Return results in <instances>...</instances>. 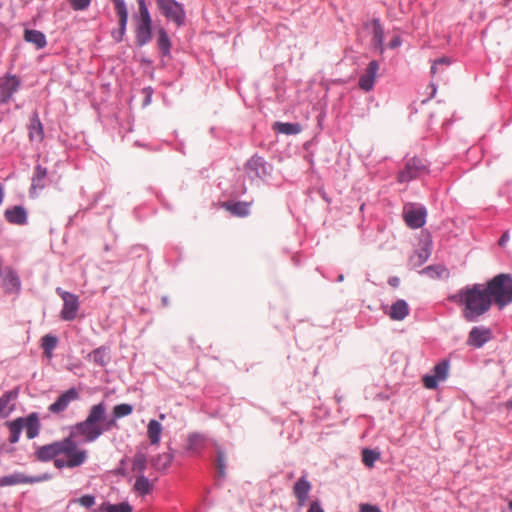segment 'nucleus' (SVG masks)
I'll return each instance as SVG.
<instances>
[{
	"instance_id": "nucleus-15",
	"label": "nucleus",
	"mask_w": 512,
	"mask_h": 512,
	"mask_svg": "<svg viewBox=\"0 0 512 512\" xmlns=\"http://www.w3.org/2000/svg\"><path fill=\"white\" fill-rule=\"evenodd\" d=\"M378 70H379V63H378V61L372 60L368 64L364 74L361 75L360 78H359L358 84H359V87L363 91L369 92L370 90L373 89L375 81H376V78H377Z\"/></svg>"
},
{
	"instance_id": "nucleus-52",
	"label": "nucleus",
	"mask_w": 512,
	"mask_h": 512,
	"mask_svg": "<svg viewBox=\"0 0 512 512\" xmlns=\"http://www.w3.org/2000/svg\"><path fill=\"white\" fill-rule=\"evenodd\" d=\"M508 508H509L510 510H512V500L509 502V504H508Z\"/></svg>"
},
{
	"instance_id": "nucleus-27",
	"label": "nucleus",
	"mask_w": 512,
	"mask_h": 512,
	"mask_svg": "<svg viewBox=\"0 0 512 512\" xmlns=\"http://www.w3.org/2000/svg\"><path fill=\"white\" fill-rule=\"evenodd\" d=\"M273 129L285 135H295L302 131V126L298 123L275 122Z\"/></svg>"
},
{
	"instance_id": "nucleus-36",
	"label": "nucleus",
	"mask_w": 512,
	"mask_h": 512,
	"mask_svg": "<svg viewBox=\"0 0 512 512\" xmlns=\"http://www.w3.org/2000/svg\"><path fill=\"white\" fill-rule=\"evenodd\" d=\"M133 411V407L130 404H118L113 408V419L116 421V419L126 417L130 415Z\"/></svg>"
},
{
	"instance_id": "nucleus-47",
	"label": "nucleus",
	"mask_w": 512,
	"mask_h": 512,
	"mask_svg": "<svg viewBox=\"0 0 512 512\" xmlns=\"http://www.w3.org/2000/svg\"><path fill=\"white\" fill-rule=\"evenodd\" d=\"M401 40L399 37H395L393 40L390 41L389 46L390 48H396L400 45Z\"/></svg>"
},
{
	"instance_id": "nucleus-1",
	"label": "nucleus",
	"mask_w": 512,
	"mask_h": 512,
	"mask_svg": "<svg viewBox=\"0 0 512 512\" xmlns=\"http://www.w3.org/2000/svg\"><path fill=\"white\" fill-rule=\"evenodd\" d=\"M449 300L464 306L462 313L467 321H475L488 312L492 305L484 284L466 286L450 296Z\"/></svg>"
},
{
	"instance_id": "nucleus-31",
	"label": "nucleus",
	"mask_w": 512,
	"mask_h": 512,
	"mask_svg": "<svg viewBox=\"0 0 512 512\" xmlns=\"http://www.w3.org/2000/svg\"><path fill=\"white\" fill-rule=\"evenodd\" d=\"M21 423V417L8 423L10 443L18 442L20 434L23 430V424Z\"/></svg>"
},
{
	"instance_id": "nucleus-45",
	"label": "nucleus",
	"mask_w": 512,
	"mask_h": 512,
	"mask_svg": "<svg viewBox=\"0 0 512 512\" xmlns=\"http://www.w3.org/2000/svg\"><path fill=\"white\" fill-rule=\"evenodd\" d=\"M308 512H324L319 502L314 501L310 504Z\"/></svg>"
},
{
	"instance_id": "nucleus-17",
	"label": "nucleus",
	"mask_w": 512,
	"mask_h": 512,
	"mask_svg": "<svg viewBox=\"0 0 512 512\" xmlns=\"http://www.w3.org/2000/svg\"><path fill=\"white\" fill-rule=\"evenodd\" d=\"M20 80L16 76H6L0 81V102L7 103L18 90Z\"/></svg>"
},
{
	"instance_id": "nucleus-9",
	"label": "nucleus",
	"mask_w": 512,
	"mask_h": 512,
	"mask_svg": "<svg viewBox=\"0 0 512 512\" xmlns=\"http://www.w3.org/2000/svg\"><path fill=\"white\" fill-rule=\"evenodd\" d=\"M427 211L424 207H416L413 204L406 205L403 210V218L411 229L421 228L426 222Z\"/></svg>"
},
{
	"instance_id": "nucleus-51",
	"label": "nucleus",
	"mask_w": 512,
	"mask_h": 512,
	"mask_svg": "<svg viewBox=\"0 0 512 512\" xmlns=\"http://www.w3.org/2000/svg\"><path fill=\"white\" fill-rule=\"evenodd\" d=\"M507 408L512 410V399L507 402Z\"/></svg>"
},
{
	"instance_id": "nucleus-29",
	"label": "nucleus",
	"mask_w": 512,
	"mask_h": 512,
	"mask_svg": "<svg viewBox=\"0 0 512 512\" xmlns=\"http://www.w3.org/2000/svg\"><path fill=\"white\" fill-rule=\"evenodd\" d=\"M47 176V169L42 167L41 165H37L34 170V175L32 178V189H43L45 186V178Z\"/></svg>"
},
{
	"instance_id": "nucleus-8",
	"label": "nucleus",
	"mask_w": 512,
	"mask_h": 512,
	"mask_svg": "<svg viewBox=\"0 0 512 512\" xmlns=\"http://www.w3.org/2000/svg\"><path fill=\"white\" fill-rule=\"evenodd\" d=\"M57 293L61 296L64 302L61 310V318L65 321L74 320L77 316L80 305L78 296L67 291H62L60 288H57Z\"/></svg>"
},
{
	"instance_id": "nucleus-35",
	"label": "nucleus",
	"mask_w": 512,
	"mask_h": 512,
	"mask_svg": "<svg viewBox=\"0 0 512 512\" xmlns=\"http://www.w3.org/2000/svg\"><path fill=\"white\" fill-rule=\"evenodd\" d=\"M146 464H147L146 456L142 453H138L133 458L132 471L137 473L138 475H144V471L146 469Z\"/></svg>"
},
{
	"instance_id": "nucleus-33",
	"label": "nucleus",
	"mask_w": 512,
	"mask_h": 512,
	"mask_svg": "<svg viewBox=\"0 0 512 512\" xmlns=\"http://www.w3.org/2000/svg\"><path fill=\"white\" fill-rule=\"evenodd\" d=\"M58 343L57 337L47 334L41 339V347L44 350V354L50 358L52 357V351L56 348Z\"/></svg>"
},
{
	"instance_id": "nucleus-24",
	"label": "nucleus",
	"mask_w": 512,
	"mask_h": 512,
	"mask_svg": "<svg viewBox=\"0 0 512 512\" xmlns=\"http://www.w3.org/2000/svg\"><path fill=\"white\" fill-rule=\"evenodd\" d=\"M163 427L157 420H150L147 425V437L149 442L153 446H158L160 443V437L162 434Z\"/></svg>"
},
{
	"instance_id": "nucleus-11",
	"label": "nucleus",
	"mask_w": 512,
	"mask_h": 512,
	"mask_svg": "<svg viewBox=\"0 0 512 512\" xmlns=\"http://www.w3.org/2000/svg\"><path fill=\"white\" fill-rule=\"evenodd\" d=\"M51 478L50 474L45 473L40 476H26L23 473H14L11 475L4 476L0 478V486H12L17 484H31V483H38V482H44Z\"/></svg>"
},
{
	"instance_id": "nucleus-39",
	"label": "nucleus",
	"mask_w": 512,
	"mask_h": 512,
	"mask_svg": "<svg viewBox=\"0 0 512 512\" xmlns=\"http://www.w3.org/2000/svg\"><path fill=\"white\" fill-rule=\"evenodd\" d=\"M384 40V31L382 26L375 21L373 29V42L376 46L381 47Z\"/></svg>"
},
{
	"instance_id": "nucleus-48",
	"label": "nucleus",
	"mask_w": 512,
	"mask_h": 512,
	"mask_svg": "<svg viewBox=\"0 0 512 512\" xmlns=\"http://www.w3.org/2000/svg\"><path fill=\"white\" fill-rule=\"evenodd\" d=\"M201 440H202V439H201V436H200V435H197V434H195V435H191V436L189 437V441H190V443H191V444H196V443H198V442H199V441H201Z\"/></svg>"
},
{
	"instance_id": "nucleus-16",
	"label": "nucleus",
	"mask_w": 512,
	"mask_h": 512,
	"mask_svg": "<svg viewBox=\"0 0 512 512\" xmlns=\"http://www.w3.org/2000/svg\"><path fill=\"white\" fill-rule=\"evenodd\" d=\"M34 454L38 461L47 462L53 460L55 464V460L60 459V441L40 446Z\"/></svg>"
},
{
	"instance_id": "nucleus-18",
	"label": "nucleus",
	"mask_w": 512,
	"mask_h": 512,
	"mask_svg": "<svg viewBox=\"0 0 512 512\" xmlns=\"http://www.w3.org/2000/svg\"><path fill=\"white\" fill-rule=\"evenodd\" d=\"M492 337V332L486 327H474L469 333L468 344L475 348L482 347Z\"/></svg>"
},
{
	"instance_id": "nucleus-10",
	"label": "nucleus",
	"mask_w": 512,
	"mask_h": 512,
	"mask_svg": "<svg viewBox=\"0 0 512 512\" xmlns=\"http://www.w3.org/2000/svg\"><path fill=\"white\" fill-rule=\"evenodd\" d=\"M449 371L448 361H441L432 370L431 374L423 377V384L427 389H436L438 384L446 380Z\"/></svg>"
},
{
	"instance_id": "nucleus-42",
	"label": "nucleus",
	"mask_w": 512,
	"mask_h": 512,
	"mask_svg": "<svg viewBox=\"0 0 512 512\" xmlns=\"http://www.w3.org/2000/svg\"><path fill=\"white\" fill-rule=\"evenodd\" d=\"M74 502L80 504L85 508H90L95 504V497L92 495H83L82 497L74 500Z\"/></svg>"
},
{
	"instance_id": "nucleus-23",
	"label": "nucleus",
	"mask_w": 512,
	"mask_h": 512,
	"mask_svg": "<svg viewBox=\"0 0 512 512\" xmlns=\"http://www.w3.org/2000/svg\"><path fill=\"white\" fill-rule=\"evenodd\" d=\"M222 207L231 214L238 217H245L249 214L250 203L248 202H224Z\"/></svg>"
},
{
	"instance_id": "nucleus-50",
	"label": "nucleus",
	"mask_w": 512,
	"mask_h": 512,
	"mask_svg": "<svg viewBox=\"0 0 512 512\" xmlns=\"http://www.w3.org/2000/svg\"><path fill=\"white\" fill-rule=\"evenodd\" d=\"M389 284L393 287H397L399 284V279L397 277L390 278Z\"/></svg>"
},
{
	"instance_id": "nucleus-2",
	"label": "nucleus",
	"mask_w": 512,
	"mask_h": 512,
	"mask_svg": "<svg viewBox=\"0 0 512 512\" xmlns=\"http://www.w3.org/2000/svg\"><path fill=\"white\" fill-rule=\"evenodd\" d=\"M107 408L104 402L93 405L87 418L73 427V434L82 436L85 442H93L105 431L117 427L114 419L107 420Z\"/></svg>"
},
{
	"instance_id": "nucleus-30",
	"label": "nucleus",
	"mask_w": 512,
	"mask_h": 512,
	"mask_svg": "<svg viewBox=\"0 0 512 512\" xmlns=\"http://www.w3.org/2000/svg\"><path fill=\"white\" fill-rule=\"evenodd\" d=\"M17 397V391L12 390L4 393L2 397H0V416H6L11 411V408L9 407V403L16 399Z\"/></svg>"
},
{
	"instance_id": "nucleus-41",
	"label": "nucleus",
	"mask_w": 512,
	"mask_h": 512,
	"mask_svg": "<svg viewBox=\"0 0 512 512\" xmlns=\"http://www.w3.org/2000/svg\"><path fill=\"white\" fill-rule=\"evenodd\" d=\"M69 3L73 10L80 11L87 9L91 3V0H69Z\"/></svg>"
},
{
	"instance_id": "nucleus-6",
	"label": "nucleus",
	"mask_w": 512,
	"mask_h": 512,
	"mask_svg": "<svg viewBox=\"0 0 512 512\" xmlns=\"http://www.w3.org/2000/svg\"><path fill=\"white\" fill-rule=\"evenodd\" d=\"M156 4L161 13L169 20H172L181 26L185 21V11L183 6L175 0H156Z\"/></svg>"
},
{
	"instance_id": "nucleus-32",
	"label": "nucleus",
	"mask_w": 512,
	"mask_h": 512,
	"mask_svg": "<svg viewBox=\"0 0 512 512\" xmlns=\"http://www.w3.org/2000/svg\"><path fill=\"white\" fill-rule=\"evenodd\" d=\"M157 44L163 56H168L170 54L171 42L168 34L163 28L158 31Z\"/></svg>"
},
{
	"instance_id": "nucleus-7",
	"label": "nucleus",
	"mask_w": 512,
	"mask_h": 512,
	"mask_svg": "<svg viewBox=\"0 0 512 512\" xmlns=\"http://www.w3.org/2000/svg\"><path fill=\"white\" fill-rule=\"evenodd\" d=\"M427 171V166L424 160L413 157L407 160L404 169L398 175L399 182H408L416 179Z\"/></svg>"
},
{
	"instance_id": "nucleus-22",
	"label": "nucleus",
	"mask_w": 512,
	"mask_h": 512,
	"mask_svg": "<svg viewBox=\"0 0 512 512\" xmlns=\"http://www.w3.org/2000/svg\"><path fill=\"white\" fill-rule=\"evenodd\" d=\"M5 219L15 225H24L27 222V213L22 206H14L5 211Z\"/></svg>"
},
{
	"instance_id": "nucleus-12",
	"label": "nucleus",
	"mask_w": 512,
	"mask_h": 512,
	"mask_svg": "<svg viewBox=\"0 0 512 512\" xmlns=\"http://www.w3.org/2000/svg\"><path fill=\"white\" fill-rule=\"evenodd\" d=\"M0 283L7 293H19L21 281L11 267L0 268Z\"/></svg>"
},
{
	"instance_id": "nucleus-4",
	"label": "nucleus",
	"mask_w": 512,
	"mask_h": 512,
	"mask_svg": "<svg viewBox=\"0 0 512 512\" xmlns=\"http://www.w3.org/2000/svg\"><path fill=\"white\" fill-rule=\"evenodd\" d=\"M491 302L501 309L512 302V278L507 274L495 276L485 285Z\"/></svg>"
},
{
	"instance_id": "nucleus-28",
	"label": "nucleus",
	"mask_w": 512,
	"mask_h": 512,
	"mask_svg": "<svg viewBox=\"0 0 512 512\" xmlns=\"http://www.w3.org/2000/svg\"><path fill=\"white\" fill-rule=\"evenodd\" d=\"M89 358L99 366H105L110 361V355L106 348L99 347L89 354Z\"/></svg>"
},
{
	"instance_id": "nucleus-40",
	"label": "nucleus",
	"mask_w": 512,
	"mask_h": 512,
	"mask_svg": "<svg viewBox=\"0 0 512 512\" xmlns=\"http://www.w3.org/2000/svg\"><path fill=\"white\" fill-rule=\"evenodd\" d=\"M216 467L218 470L219 477L224 478L226 476V459L224 453L221 450L217 452Z\"/></svg>"
},
{
	"instance_id": "nucleus-5",
	"label": "nucleus",
	"mask_w": 512,
	"mask_h": 512,
	"mask_svg": "<svg viewBox=\"0 0 512 512\" xmlns=\"http://www.w3.org/2000/svg\"><path fill=\"white\" fill-rule=\"evenodd\" d=\"M139 15L135 16V41L138 46L146 45L152 38V19L144 0H137Z\"/></svg>"
},
{
	"instance_id": "nucleus-19",
	"label": "nucleus",
	"mask_w": 512,
	"mask_h": 512,
	"mask_svg": "<svg viewBox=\"0 0 512 512\" xmlns=\"http://www.w3.org/2000/svg\"><path fill=\"white\" fill-rule=\"evenodd\" d=\"M28 137L31 142L36 143H41L44 139L43 125L37 112H34L30 117L28 124Z\"/></svg>"
},
{
	"instance_id": "nucleus-44",
	"label": "nucleus",
	"mask_w": 512,
	"mask_h": 512,
	"mask_svg": "<svg viewBox=\"0 0 512 512\" xmlns=\"http://www.w3.org/2000/svg\"><path fill=\"white\" fill-rule=\"evenodd\" d=\"M360 512H382L376 505L361 504Z\"/></svg>"
},
{
	"instance_id": "nucleus-43",
	"label": "nucleus",
	"mask_w": 512,
	"mask_h": 512,
	"mask_svg": "<svg viewBox=\"0 0 512 512\" xmlns=\"http://www.w3.org/2000/svg\"><path fill=\"white\" fill-rule=\"evenodd\" d=\"M449 64H450V60L448 58H445V57L436 60L434 62V64L432 65V67H431V74H432V76H435L437 71H439V68H438L439 65L448 66Z\"/></svg>"
},
{
	"instance_id": "nucleus-20",
	"label": "nucleus",
	"mask_w": 512,
	"mask_h": 512,
	"mask_svg": "<svg viewBox=\"0 0 512 512\" xmlns=\"http://www.w3.org/2000/svg\"><path fill=\"white\" fill-rule=\"evenodd\" d=\"M311 483L305 478L301 477L293 486V494L297 498L298 505L300 507L304 506L309 492L311 491Z\"/></svg>"
},
{
	"instance_id": "nucleus-21",
	"label": "nucleus",
	"mask_w": 512,
	"mask_h": 512,
	"mask_svg": "<svg viewBox=\"0 0 512 512\" xmlns=\"http://www.w3.org/2000/svg\"><path fill=\"white\" fill-rule=\"evenodd\" d=\"M21 424H23V429L26 431V436L28 439L35 438L40 431V422L38 415L36 413H31L25 418H21Z\"/></svg>"
},
{
	"instance_id": "nucleus-49",
	"label": "nucleus",
	"mask_w": 512,
	"mask_h": 512,
	"mask_svg": "<svg viewBox=\"0 0 512 512\" xmlns=\"http://www.w3.org/2000/svg\"><path fill=\"white\" fill-rule=\"evenodd\" d=\"M261 162V159L260 158H257V159H251L249 162H248V167H252V166H257L259 165Z\"/></svg>"
},
{
	"instance_id": "nucleus-38",
	"label": "nucleus",
	"mask_w": 512,
	"mask_h": 512,
	"mask_svg": "<svg viewBox=\"0 0 512 512\" xmlns=\"http://www.w3.org/2000/svg\"><path fill=\"white\" fill-rule=\"evenodd\" d=\"M379 458V453L370 450L364 449L362 452V460L363 463L368 467H373L374 462Z\"/></svg>"
},
{
	"instance_id": "nucleus-3",
	"label": "nucleus",
	"mask_w": 512,
	"mask_h": 512,
	"mask_svg": "<svg viewBox=\"0 0 512 512\" xmlns=\"http://www.w3.org/2000/svg\"><path fill=\"white\" fill-rule=\"evenodd\" d=\"M87 451L80 449L72 436L60 440V459L55 460L57 469L75 468L87 460Z\"/></svg>"
},
{
	"instance_id": "nucleus-53",
	"label": "nucleus",
	"mask_w": 512,
	"mask_h": 512,
	"mask_svg": "<svg viewBox=\"0 0 512 512\" xmlns=\"http://www.w3.org/2000/svg\"><path fill=\"white\" fill-rule=\"evenodd\" d=\"M159 418H160L161 420H163V419H165V415H164V414H160V415H159Z\"/></svg>"
},
{
	"instance_id": "nucleus-25",
	"label": "nucleus",
	"mask_w": 512,
	"mask_h": 512,
	"mask_svg": "<svg viewBox=\"0 0 512 512\" xmlns=\"http://www.w3.org/2000/svg\"><path fill=\"white\" fill-rule=\"evenodd\" d=\"M24 40L34 44L37 49H42L47 44L45 35L38 30L26 29L24 31Z\"/></svg>"
},
{
	"instance_id": "nucleus-34",
	"label": "nucleus",
	"mask_w": 512,
	"mask_h": 512,
	"mask_svg": "<svg viewBox=\"0 0 512 512\" xmlns=\"http://www.w3.org/2000/svg\"><path fill=\"white\" fill-rule=\"evenodd\" d=\"M134 489L141 495H146L151 492L152 484L144 475H138L134 484Z\"/></svg>"
},
{
	"instance_id": "nucleus-14",
	"label": "nucleus",
	"mask_w": 512,
	"mask_h": 512,
	"mask_svg": "<svg viewBox=\"0 0 512 512\" xmlns=\"http://www.w3.org/2000/svg\"><path fill=\"white\" fill-rule=\"evenodd\" d=\"M78 398H79L78 391L75 388H70L69 390L62 393L57 398V400L49 406L48 410L54 414L61 413L68 408L69 404L72 401H75Z\"/></svg>"
},
{
	"instance_id": "nucleus-37",
	"label": "nucleus",
	"mask_w": 512,
	"mask_h": 512,
	"mask_svg": "<svg viewBox=\"0 0 512 512\" xmlns=\"http://www.w3.org/2000/svg\"><path fill=\"white\" fill-rule=\"evenodd\" d=\"M106 512H132V507L127 502L120 504L103 505Z\"/></svg>"
},
{
	"instance_id": "nucleus-46",
	"label": "nucleus",
	"mask_w": 512,
	"mask_h": 512,
	"mask_svg": "<svg viewBox=\"0 0 512 512\" xmlns=\"http://www.w3.org/2000/svg\"><path fill=\"white\" fill-rule=\"evenodd\" d=\"M509 241V233L508 232H505L503 233V235L500 237L499 241H498V244L500 246H504L507 242Z\"/></svg>"
},
{
	"instance_id": "nucleus-13",
	"label": "nucleus",
	"mask_w": 512,
	"mask_h": 512,
	"mask_svg": "<svg viewBox=\"0 0 512 512\" xmlns=\"http://www.w3.org/2000/svg\"><path fill=\"white\" fill-rule=\"evenodd\" d=\"M114 8L119 18V30L112 32V38L116 42H121L126 33V27L128 22V10L124 0H113Z\"/></svg>"
},
{
	"instance_id": "nucleus-26",
	"label": "nucleus",
	"mask_w": 512,
	"mask_h": 512,
	"mask_svg": "<svg viewBox=\"0 0 512 512\" xmlns=\"http://www.w3.org/2000/svg\"><path fill=\"white\" fill-rule=\"evenodd\" d=\"M409 313V307L406 301L397 300L390 309L389 317L395 321L403 320Z\"/></svg>"
}]
</instances>
